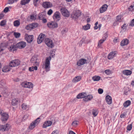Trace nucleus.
<instances>
[{"mask_svg":"<svg viewBox=\"0 0 134 134\" xmlns=\"http://www.w3.org/2000/svg\"><path fill=\"white\" fill-rule=\"evenodd\" d=\"M26 46V42L22 41L17 43L16 47L14 45H12L10 47L9 50L10 51L14 52L16 49V47L19 48L21 49L25 47Z\"/></svg>","mask_w":134,"mask_h":134,"instance_id":"f257e3e1","label":"nucleus"},{"mask_svg":"<svg viewBox=\"0 0 134 134\" xmlns=\"http://www.w3.org/2000/svg\"><path fill=\"white\" fill-rule=\"evenodd\" d=\"M51 57L49 56L46 58L45 62L44 64L43 65V67H44L47 72L50 70V61L51 60Z\"/></svg>","mask_w":134,"mask_h":134,"instance_id":"f03ea898","label":"nucleus"},{"mask_svg":"<svg viewBox=\"0 0 134 134\" xmlns=\"http://www.w3.org/2000/svg\"><path fill=\"white\" fill-rule=\"evenodd\" d=\"M88 62V61L85 59L82 58L80 59L77 63V69H81V66L84 64L87 63Z\"/></svg>","mask_w":134,"mask_h":134,"instance_id":"7ed1b4c3","label":"nucleus"},{"mask_svg":"<svg viewBox=\"0 0 134 134\" xmlns=\"http://www.w3.org/2000/svg\"><path fill=\"white\" fill-rule=\"evenodd\" d=\"M20 62L18 59H15L11 61L9 63V65L11 67H14L19 65Z\"/></svg>","mask_w":134,"mask_h":134,"instance_id":"20e7f679","label":"nucleus"},{"mask_svg":"<svg viewBox=\"0 0 134 134\" xmlns=\"http://www.w3.org/2000/svg\"><path fill=\"white\" fill-rule=\"evenodd\" d=\"M40 121V118H38L35 121L32 122V123L30 124L29 127V129L31 130L33 129L38 124Z\"/></svg>","mask_w":134,"mask_h":134,"instance_id":"39448f33","label":"nucleus"},{"mask_svg":"<svg viewBox=\"0 0 134 134\" xmlns=\"http://www.w3.org/2000/svg\"><path fill=\"white\" fill-rule=\"evenodd\" d=\"M60 10L62 14L64 16L67 17L69 16V12L64 7L61 8Z\"/></svg>","mask_w":134,"mask_h":134,"instance_id":"423d86ee","label":"nucleus"},{"mask_svg":"<svg viewBox=\"0 0 134 134\" xmlns=\"http://www.w3.org/2000/svg\"><path fill=\"white\" fill-rule=\"evenodd\" d=\"M44 42L47 46L50 48H52L54 46L52 40L49 38H46L45 39Z\"/></svg>","mask_w":134,"mask_h":134,"instance_id":"0eeeda50","label":"nucleus"},{"mask_svg":"<svg viewBox=\"0 0 134 134\" xmlns=\"http://www.w3.org/2000/svg\"><path fill=\"white\" fill-rule=\"evenodd\" d=\"M22 86L24 87L32 88L33 87V85L31 82H24L22 83Z\"/></svg>","mask_w":134,"mask_h":134,"instance_id":"6e6552de","label":"nucleus"},{"mask_svg":"<svg viewBox=\"0 0 134 134\" xmlns=\"http://www.w3.org/2000/svg\"><path fill=\"white\" fill-rule=\"evenodd\" d=\"M47 25L48 27L50 28H56L58 27V24L56 22H51L47 23Z\"/></svg>","mask_w":134,"mask_h":134,"instance_id":"1a4fd4ad","label":"nucleus"},{"mask_svg":"<svg viewBox=\"0 0 134 134\" xmlns=\"http://www.w3.org/2000/svg\"><path fill=\"white\" fill-rule=\"evenodd\" d=\"M33 38V35H29L27 34H26L25 36V38L28 43H31L32 41Z\"/></svg>","mask_w":134,"mask_h":134,"instance_id":"9d476101","label":"nucleus"},{"mask_svg":"<svg viewBox=\"0 0 134 134\" xmlns=\"http://www.w3.org/2000/svg\"><path fill=\"white\" fill-rule=\"evenodd\" d=\"M0 114L2 116L1 119L2 121H7L8 118V114L1 112Z\"/></svg>","mask_w":134,"mask_h":134,"instance_id":"9b49d317","label":"nucleus"},{"mask_svg":"<svg viewBox=\"0 0 134 134\" xmlns=\"http://www.w3.org/2000/svg\"><path fill=\"white\" fill-rule=\"evenodd\" d=\"M81 13V12L80 11H77L71 15V17L73 19H76L80 16Z\"/></svg>","mask_w":134,"mask_h":134,"instance_id":"f8f14e48","label":"nucleus"},{"mask_svg":"<svg viewBox=\"0 0 134 134\" xmlns=\"http://www.w3.org/2000/svg\"><path fill=\"white\" fill-rule=\"evenodd\" d=\"M46 37V36L44 34H41L39 36L37 39V42L38 44L41 43L44 40Z\"/></svg>","mask_w":134,"mask_h":134,"instance_id":"ddd939ff","label":"nucleus"},{"mask_svg":"<svg viewBox=\"0 0 134 134\" xmlns=\"http://www.w3.org/2000/svg\"><path fill=\"white\" fill-rule=\"evenodd\" d=\"M117 52L116 51H112L111 52L108 54V58L109 59H111L116 56Z\"/></svg>","mask_w":134,"mask_h":134,"instance_id":"4468645a","label":"nucleus"},{"mask_svg":"<svg viewBox=\"0 0 134 134\" xmlns=\"http://www.w3.org/2000/svg\"><path fill=\"white\" fill-rule=\"evenodd\" d=\"M42 5L45 8H48L52 7V4L50 2H43Z\"/></svg>","mask_w":134,"mask_h":134,"instance_id":"2eb2a0df","label":"nucleus"},{"mask_svg":"<svg viewBox=\"0 0 134 134\" xmlns=\"http://www.w3.org/2000/svg\"><path fill=\"white\" fill-rule=\"evenodd\" d=\"M38 25V24L37 23H33L27 26V27H26V29L27 30H31L32 29H34L37 27Z\"/></svg>","mask_w":134,"mask_h":134,"instance_id":"dca6fc26","label":"nucleus"},{"mask_svg":"<svg viewBox=\"0 0 134 134\" xmlns=\"http://www.w3.org/2000/svg\"><path fill=\"white\" fill-rule=\"evenodd\" d=\"M31 62L33 63L34 65H38V62L37 61V58L33 56L30 60Z\"/></svg>","mask_w":134,"mask_h":134,"instance_id":"f3484780","label":"nucleus"},{"mask_svg":"<svg viewBox=\"0 0 134 134\" xmlns=\"http://www.w3.org/2000/svg\"><path fill=\"white\" fill-rule=\"evenodd\" d=\"M20 102V100L18 98H15L12 99V104L14 106L17 105L19 104Z\"/></svg>","mask_w":134,"mask_h":134,"instance_id":"a211bd4d","label":"nucleus"},{"mask_svg":"<svg viewBox=\"0 0 134 134\" xmlns=\"http://www.w3.org/2000/svg\"><path fill=\"white\" fill-rule=\"evenodd\" d=\"M129 43V40L126 38L123 39L121 42L120 43V45L121 46H124L127 45Z\"/></svg>","mask_w":134,"mask_h":134,"instance_id":"6ab92c4d","label":"nucleus"},{"mask_svg":"<svg viewBox=\"0 0 134 134\" xmlns=\"http://www.w3.org/2000/svg\"><path fill=\"white\" fill-rule=\"evenodd\" d=\"M60 13L58 12H56L54 14L53 17L54 19L59 20L60 19Z\"/></svg>","mask_w":134,"mask_h":134,"instance_id":"aec40b11","label":"nucleus"},{"mask_svg":"<svg viewBox=\"0 0 134 134\" xmlns=\"http://www.w3.org/2000/svg\"><path fill=\"white\" fill-rule=\"evenodd\" d=\"M108 6L106 4H104L99 9L100 12L101 13H103L105 12L107 10Z\"/></svg>","mask_w":134,"mask_h":134,"instance_id":"412c9836","label":"nucleus"},{"mask_svg":"<svg viewBox=\"0 0 134 134\" xmlns=\"http://www.w3.org/2000/svg\"><path fill=\"white\" fill-rule=\"evenodd\" d=\"M105 100L108 104L110 105L112 103V98L109 95H107L106 97Z\"/></svg>","mask_w":134,"mask_h":134,"instance_id":"4be33fe9","label":"nucleus"},{"mask_svg":"<svg viewBox=\"0 0 134 134\" xmlns=\"http://www.w3.org/2000/svg\"><path fill=\"white\" fill-rule=\"evenodd\" d=\"M52 122L51 121H47L45 122L43 124V127L46 128L47 127L50 126L52 124Z\"/></svg>","mask_w":134,"mask_h":134,"instance_id":"5701e85b","label":"nucleus"},{"mask_svg":"<svg viewBox=\"0 0 134 134\" xmlns=\"http://www.w3.org/2000/svg\"><path fill=\"white\" fill-rule=\"evenodd\" d=\"M93 98V97L92 95H89L86 96L85 98H83V100L85 101H88L90 100Z\"/></svg>","mask_w":134,"mask_h":134,"instance_id":"b1692460","label":"nucleus"},{"mask_svg":"<svg viewBox=\"0 0 134 134\" xmlns=\"http://www.w3.org/2000/svg\"><path fill=\"white\" fill-rule=\"evenodd\" d=\"M87 95L86 93H79L77 96L76 98L78 99H80L82 98H85V96Z\"/></svg>","mask_w":134,"mask_h":134,"instance_id":"393cba45","label":"nucleus"},{"mask_svg":"<svg viewBox=\"0 0 134 134\" xmlns=\"http://www.w3.org/2000/svg\"><path fill=\"white\" fill-rule=\"evenodd\" d=\"M123 74L127 76L130 75L132 73V71L129 70H125L122 71Z\"/></svg>","mask_w":134,"mask_h":134,"instance_id":"a878e982","label":"nucleus"},{"mask_svg":"<svg viewBox=\"0 0 134 134\" xmlns=\"http://www.w3.org/2000/svg\"><path fill=\"white\" fill-rule=\"evenodd\" d=\"M9 66H4L2 69V71L3 72H6L10 71V69Z\"/></svg>","mask_w":134,"mask_h":134,"instance_id":"bb28decb","label":"nucleus"},{"mask_svg":"<svg viewBox=\"0 0 134 134\" xmlns=\"http://www.w3.org/2000/svg\"><path fill=\"white\" fill-rule=\"evenodd\" d=\"M81 79L80 76H78L75 77L72 80V82H76L79 81Z\"/></svg>","mask_w":134,"mask_h":134,"instance_id":"cd10ccee","label":"nucleus"},{"mask_svg":"<svg viewBox=\"0 0 134 134\" xmlns=\"http://www.w3.org/2000/svg\"><path fill=\"white\" fill-rule=\"evenodd\" d=\"M107 37L106 36H104L100 40L98 43V46L99 47H100L101 46V44L103 43L106 40V37H107Z\"/></svg>","mask_w":134,"mask_h":134,"instance_id":"c85d7f7f","label":"nucleus"},{"mask_svg":"<svg viewBox=\"0 0 134 134\" xmlns=\"http://www.w3.org/2000/svg\"><path fill=\"white\" fill-rule=\"evenodd\" d=\"M86 37H84L82 40L80 41V43H79V46H81L82 45V43H87V40H86Z\"/></svg>","mask_w":134,"mask_h":134,"instance_id":"c756f323","label":"nucleus"},{"mask_svg":"<svg viewBox=\"0 0 134 134\" xmlns=\"http://www.w3.org/2000/svg\"><path fill=\"white\" fill-rule=\"evenodd\" d=\"M131 101L129 100H127L123 104L125 108L128 107L131 104Z\"/></svg>","mask_w":134,"mask_h":134,"instance_id":"7c9ffc66","label":"nucleus"},{"mask_svg":"<svg viewBox=\"0 0 134 134\" xmlns=\"http://www.w3.org/2000/svg\"><path fill=\"white\" fill-rule=\"evenodd\" d=\"M30 0H21L20 2V4L22 5H25L29 3Z\"/></svg>","mask_w":134,"mask_h":134,"instance_id":"2f4dec72","label":"nucleus"},{"mask_svg":"<svg viewBox=\"0 0 134 134\" xmlns=\"http://www.w3.org/2000/svg\"><path fill=\"white\" fill-rule=\"evenodd\" d=\"M13 24L14 26L18 27L20 25V22L19 20H16L14 21Z\"/></svg>","mask_w":134,"mask_h":134,"instance_id":"473e14b6","label":"nucleus"},{"mask_svg":"<svg viewBox=\"0 0 134 134\" xmlns=\"http://www.w3.org/2000/svg\"><path fill=\"white\" fill-rule=\"evenodd\" d=\"M0 88H1V90L3 91V93H5L7 92V87L4 85L3 86H1Z\"/></svg>","mask_w":134,"mask_h":134,"instance_id":"72a5a7b5","label":"nucleus"},{"mask_svg":"<svg viewBox=\"0 0 134 134\" xmlns=\"http://www.w3.org/2000/svg\"><path fill=\"white\" fill-rule=\"evenodd\" d=\"M116 20L119 22H121L122 20V16L121 15L117 16L116 18Z\"/></svg>","mask_w":134,"mask_h":134,"instance_id":"f704fd0d","label":"nucleus"},{"mask_svg":"<svg viewBox=\"0 0 134 134\" xmlns=\"http://www.w3.org/2000/svg\"><path fill=\"white\" fill-rule=\"evenodd\" d=\"M45 13L43 12H42L39 14V18L40 20H42L45 18Z\"/></svg>","mask_w":134,"mask_h":134,"instance_id":"c9c22d12","label":"nucleus"},{"mask_svg":"<svg viewBox=\"0 0 134 134\" xmlns=\"http://www.w3.org/2000/svg\"><path fill=\"white\" fill-rule=\"evenodd\" d=\"M3 129H4L5 131L8 130L10 128V126L8 124H6L5 125H3Z\"/></svg>","mask_w":134,"mask_h":134,"instance_id":"e433bc0d","label":"nucleus"},{"mask_svg":"<svg viewBox=\"0 0 134 134\" xmlns=\"http://www.w3.org/2000/svg\"><path fill=\"white\" fill-rule=\"evenodd\" d=\"M36 65L34 67L32 66L31 67H30L29 68V70L30 71H33L34 70H36L37 69V67Z\"/></svg>","mask_w":134,"mask_h":134,"instance_id":"4c0bfd02","label":"nucleus"},{"mask_svg":"<svg viewBox=\"0 0 134 134\" xmlns=\"http://www.w3.org/2000/svg\"><path fill=\"white\" fill-rule=\"evenodd\" d=\"M21 107L24 110H27L29 109V106L24 103L22 105Z\"/></svg>","mask_w":134,"mask_h":134,"instance_id":"58836bf2","label":"nucleus"},{"mask_svg":"<svg viewBox=\"0 0 134 134\" xmlns=\"http://www.w3.org/2000/svg\"><path fill=\"white\" fill-rule=\"evenodd\" d=\"M100 79V77L99 76H94L92 77V80L94 81H97Z\"/></svg>","mask_w":134,"mask_h":134,"instance_id":"ea45409f","label":"nucleus"},{"mask_svg":"<svg viewBox=\"0 0 134 134\" xmlns=\"http://www.w3.org/2000/svg\"><path fill=\"white\" fill-rule=\"evenodd\" d=\"M90 27V24H87L86 25L84 26L83 27V29L85 30H86L89 29Z\"/></svg>","mask_w":134,"mask_h":134,"instance_id":"a19ab883","label":"nucleus"},{"mask_svg":"<svg viewBox=\"0 0 134 134\" xmlns=\"http://www.w3.org/2000/svg\"><path fill=\"white\" fill-rule=\"evenodd\" d=\"M5 82L4 80L0 79V87L5 85Z\"/></svg>","mask_w":134,"mask_h":134,"instance_id":"79ce46f5","label":"nucleus"},{"mask_svg":"<svg viewBox=\"0 0 134 134\" xmlns=\"http://www.w3.org/2000/svg\"><path fill=\"white\" fill-rule=\"evenodd\" d=\"M98 114L97 111L96 109H93L92 111V114L94 116H96Z\"/></svg>","mask_w":134,"mask_h":134,"instance_id":"37998d69","label":"nucleus"},{"mask_svg":"<svg viewBox=\"0 0 134 134\" xmlns=\"http://www.w3.org/2000/svg\"><path fill=\"white\" fill-rule=\"evenodd\" d=\"M14 35L16 38H18L20 37V34L19 33L14 32Z\"/></svg>","mask_w":134,"mask_h":134,"instance_id":"c03bdc74","label":"nucleus"},{"mask_svg":"<svg viewBox=\"0 0 134 134\" xmlns=\"http://www.w3.org/2000/svg\"><path fill=\"white\" fill-rule=\"evenodd\" d=\"M129 11H134V5L130 6L129 8Z\"/></svg>","mask_w":134,"mask_h":134,"instance_id":"a18cd8bd","label":"nucleus"},{"mask_svg":"<svg viewBox=\"0 0 134 134\" xmlns=\"http://www.w3.org/2000/svg\"><path fill=\"white\" fill-rule=\"evenodd\" d=\"M79 122L77 121H73L72 124V125L74 126H76L78 125Z\"/></svg>","mask_w":134,"mask_h":134,"instance_id":"49530a36","label":"nucleus"},{"mask_svg":"<svg viewBox=\"0 0 134 134\" xmlns=\"http://www.w3.org/2000/svg\"><path fill=\"white\" fill-rule=\"evenodd\" d=\"M129 91V88L127 87L126 88L124 89V93L126 95H127V92Z\"/></svg>","mask_w":134,"mask_h":134,"instance_id":"de8ad7c7","label":"nucleus"},{"mask_svg":"<svg viewBox=\"0 0 134 134\" xmlns=\"http://www.w3.org/2000/svg\"><path fill=\"white\" fill-rule=\"evenodd\" d=\"M132 124L128 125L127 127V130L129 131H130L132 129Z\"/></svg>","mask_w":134,"mask_h":134,"instance_id":"09e8293b","label":"nucleus"},{"mask_svg":"<svg viewBox=\"0 0 134 134\" xmlns=\"http://www.w3.org/2000/svg\"><path fill=\"white\" fill-rule=\"evenodd\" d=\"M126 114L125 113H124L122 114L120 116V117L121 118H124L126 117Z\"/></svg>","mask_w":134,"mask_h":134,"instance_id":"8fccbe9b","label":"nucleus"},{"mask_svg":"<svg viewBox=\"0 0 134 134\" xmlns=\"http://www.w3.org/2000/svg\"><path fill=\"white\" fill-rule=\"evenodd\" d=\"M6 24V21L3 20L1 22L0 25L2 26H4Z\"/></svg>","mask_w":134,"mask_h":134,"instance_id":"3c124183","label":"nucleus"},{"mask_svg":"<svg viewBox=\"0 0 134 134\" xmlns=\"http://www.w3.org/2000/svg\"><path fill=\"white\" fill-rule=\"evenodd\" d=\"M30 18L31 19L33 20L36 19V16L35 15L33 14L31 15Z\"/></svg>","mask_w":134,"mask_h":134,"instance_id":"603ef678","label":"nucleus"},{"mask_svg":"<svg viewBox=\"0 0 134 134\" xmlns=\"http://www.w3.org/2000/svg\"><path fill=\"white\" fill-rule=\"evenodd\" d=\"M111 72V71L109 70H106L105 71V73L107 75L109 74Z\"/></svg>","mask_w":134,"mask_h":134,"instance_id":"864d4df0","label":"nucleus"},{"mask_svg":"<svg viewBox=\"0 0 134 134\" xmlns=\"http://www.w3.org/2000/svg\"><path fill=\"white\" fill-rule=\"evenodd\" d=\"M40 0H34V5L36 6L37 5V2H40Z\"/></svg>","mask_w":134,"mask_h":134,"instance_id":"5fc2aeb1","label":"nucleus"},{"mask_svg":"<svg viewBox=\"0 0 134 134\" xmlns=\"http://www.w3.org/2000/svg\"><path fill=\"white\" fill-rule=\"evenodd\" d=\"M53 12L52 10L50 9L48 11L47 14L49 15H51L52 14Z\"/></svg>","mask_w":134,"mask_h":134,"instance_id":"6e6d98bb","label":"nucleus"},{"mask_svg":"<svg viewBox=\"0 0 134 134\" xmlns=\"http://www.w3.org/2000/svg\"><path fill=\"white\" fill-rule=\"evenodd\" d=\"M98 92L99 93L101 94L103 92V90L102 89L99 88L98 90Z\"/></svg>","mask_w":134,"mask_h":134,"instance_id":"4d7b16f0","label":"nucleus"},{"mask_svg":"<svg viewBox=\"0 0 134 134\" xmlns=\"http://www.w3.org/2000/svg\"><path fill=\"white\" fill-rule=\"evenodd\" d=\"M9 10V8L8 7H5L4 10V12L5 13L7 12Z\"/></svg>","mask_w":134,"mask_h":134,"instance_id":"13d9d810","label":"nucleus"},{"mask_svg":"<svg viewBox=\"0 0 134 134\" xmlns=\"http://www.w3.org/2000/svg\"><path fill=\"white\" fill-rule=\"evenodd\" d=\"M130 25L132 26H134V19L132 20Z\"/></svg>","mask_w":134,"mask_h":134,"instance_id":"bf43d9fd","label":"nucleus"},{"mask_svg":"<svg viewBox=\"0 0 134 134\" xmlns=\"http://www.w3.org/2000/svg\"><path fill=\"white\" fill-rule=\"evenodd\" d=\"M14 0H9L8 2V4H12L14 3Z\"/></svg>","mask_w":134,"mask_h":134,"instance_id":"052dcab7","label":"nucleus"},{"mask_svg":"<svg viewBox=\"0 0 134 134\" xmlns=\"http://www.w3.org/2000/svg\"><path fill=\"white\" fill-rule=\"evenodd\" d=\"M126 24H124L121 27V28L122 30H124L126 27Z\"/></svg>","mask_w":134,"mask_h":134,"instance_id":"680f3d73","label":"nucleus"},{"mask_svg":"<svg viewBox=\"0 0 134 134\" xmlns=\"http://www.w3.org/2000/svg\"><path fill=\"white\" fill-rule=\"evenodd\" d=\"M3 125H0V130L4 131V129H3Z\"/></svg>","mask_w":134,"mask_h":134,"instance_id":"e2e57ef3","label":"nucleus"},{"mask_svg":"<svg viewBox=\"0 0 134 134\" xmlns=\"http://www.w3.org/2000/svg\"><path fill=\"white\" fill-rule=\"evenodd\" d=\"M77 98H74L73 99H72L71 101L73 103H75L76 101L77 100Z\"/></svg>","mask_w":134,"mask_h":134,"instance_id":"0e129e2a","label":"nucleus"},{"mask_svg":"<svg viewBox=\"0 0 134 134\" xmlns=\"http://www.w3.org/2000/svg\"><path fill=\"white\" fill-rule=\"evenodd\" d=\"M4 16V15L3 14H0V20L2 19Z\"/></svg>","mask_w":134,"mask_h":134,"instance_id":"69168bd1","label":"nucleus"},{"mask_svg":"<svg viewBox=\"0 0 134 134\" xmlns=\"http://www.w3.org/2000/svg\"><path fill=\"white\" fill-rule=\"evenodd\" d=\"M42 20V21L43 23H45L47 22V20L46 19L43 18Z\"/></svg>","mask_w":134,"mask_h":134,"instance_id":"338daca9","label":"nucleus"},{"mask_svg":"<svg viewBox=\"0 0 134 134\" xmlns=\"http://www.w3.org/2000/svg\"><path fill=\"white\" fill-rule=\"evenodd\" d=\"M57 130H55L54 131H53L52 132V133H51V134H58L57 133Z\"/></svg>","mask_w":134,"mask_h":134,"instance_id":"774afa93","label":"nucleus"}]
</instances>
